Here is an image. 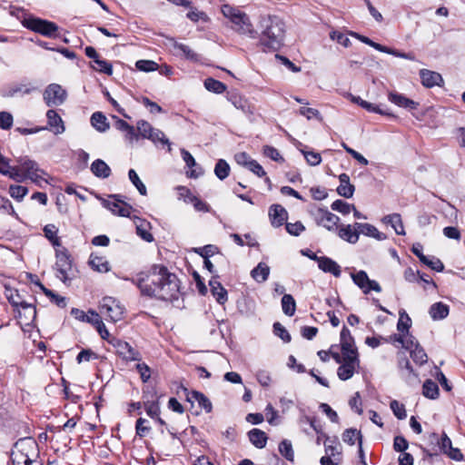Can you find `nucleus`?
<instances>
[{
	"label": "nucleus",
	"instance_id": "obj_1",
	"mask_svg": "<svg viewBox=\"0 0 465 465\" xmlns=\"http://www.w3.org/2000/svg\"><path fill=\"white\" fill-rule=\"evenodd\" d=\"M222 13L232 24V28L239 34L245 35L250 38H256L259 35V45L263 51H277L283 45L285 24L279 16H261L258 34L253 28L249 16L241 10L229 5H223Z\"/></svg>",
	"mask_w": 465,
	"mask_h": 465
},
{
	"label": "nucleus",
	"instance_id": "obj_2",
	"mask_svg": "<svg viewBox=\"0 0 465 465\" xmlns=\"http://www.w3.org/2000/svg\"><path fill=\"white\" fill-rule=\"evenodd\" d=\"M135 284L141 294L149 298L173 302L180 295V281L176 274L160 264H153L146 272H139L135 278H124Z\"/></svg>",
	"mask_w": 465,
	"mask_h": 465
},
{
	"label": "nucleus",
	"instance_id": "obj_3",
	"mask_svg": "<svg viewBox=\"0 0 465 465\" xmlns=\"http://www.w3.org/2000/svg\"><path fill=\"white\" fill-rule=\"evenodd\" d=\"M17 165L15 166L13 175H10V179L16 183H23L25 180H30L37 185H41L44 179V175L46 173L39 167V164L29 158L28 156H21L16 159Z\"/></svg>",
	"mask_w": 465,
	"mask_h": 465
},
{
	"label": "nucleus",
	"instance_id": "obj_4",
	"mask_svg": "<svg viewBox=\"0 0 465 465\" xmlns=\"http://www.w3.org/2000/svg\"><path fill=\"white\" fill-rule=\"evenodd\" d=\"M55 258L54 269L56 271V277L64 283L69 284L75 277L71 254L66 248L63 247L62 249L55 250Z\"/></svg>",
	"mask_w": 465,
	"mask_h": 465
},
{
	"label": "nucleus",
	"instance_id": "obj_5",
	"mask_svg": "<svg viewBox=\"0 0 465 465\" xmlns=\"http://www.w3.org/2000/svg\"><path fill=\"white\" fill-rule=\"evenodd\" d=\"M12 451H17L25 457V460H23V465H40V463L35 460L38 456V445L32 438H23L18 440L14 444Z\"/></svg>",
	"mask_w": 465,
	"mask_h": 465
},
{
	"label": "nucleus",
	"instance_id": "obj_6",
	"mask_svg": "<svg viewBox=\"0 0 465 465\" xmlns=\"http://www.w3.org/2000/svg\"><path fill=\"white\" fill-rule=\"evenodd\" d=\"M136 128L139 132V134L143 139H148L153 142L154 144L160 143L163 145H168L169 152L171 151V143L168 138H166L164 133L159 129H156L151 125L145 120H140L137 122Z\"/></svg>",
	"mask_w": 465,
	"mask_h": 465
},
{
	"label": "nucleus",
	"instance_id": "obj_7",
	"mask_svg": "<svg viewBox=\"0 0 465 465\" xmlns=\"http://www.w3.org/2000/svg\"><path fill=\"white\" fill-rule=\"evenodd\" d=\"M100 312L102 314H104L107 319L116 322L123 319L124 307L116 299L104 297L100 304Z\"/></svg>",
	"mask_w": 465,
	"mask_h": 465
},
{
	"label": "nucleus",
	"instance_id": "obj_8",
	"mask_svg": "<svg viewBox=\"0 0 465 465\" xmlns=\"http://www.w3.org/2000/svg\"><path fill=\"white\" fill-rule=\"evenodd\" d=\"M24 25L26 28L47 37H54L58 30V26L54 22L36 17L25 20Z\"/></svg>",
	"mask_w": 465,
	"mask_h": 465
},
{
	"label": "nucleus",
	"instance_id": "obj_9",
	"mask_svg": "<svg viewBox=\"0 0 465 465\" xmlns=\"http://www.w3.org/2000/svg\"><path fill=\"white\" fill-rule=\"evenodd\" d=\"M337 370V375L340 380L347 381L351 379L357 367L360 365L359 354L358 353H347L343 354V361Z\"/></svg>",
	"mask_w": 465,
	"mask_h": 465
},
{
	"label": "nucleus",
	"instance_id": "obj_10",
	"mask_svg": "<svg viewBox=\"0 0 465 465\" xmlns=\"http://www.w3.org/2000/svg\"><path fill=\"white\" fill-rule=\"evenodd\" d=\"M109 343L114 348L118 356L125 361H141L142 357L138 351L133 348L127 341L112 337Z\"/></svg>",
	"mask_w": 465,
	"mask_h": 465
},
{
	"label": "nucleus",
	"instance_id": "obj_11",
	"mask_svg": "<svg viewBox=\"0 0 465 465\" xmlns=\"http://www.w3.org/2000/svg\"><path fill=\"white\" fill-rule=\"evenodd\" d=\"M66 91L57 84H49L44 93V100L47 106H57L65 101Z\"/></svg>",
	"mask_w": 465,
	"mask_h": 465
},
{
	"label": "nucleus",
	"instance_id": "obj_12",
	"mask_svg": "<svg viewBox=\"0 0 465 465\" xmlns=\"http://www.w3.org/2000/svg\"><path fill=\"white\" fill-rule=\"evenodd\" d=\"M118 195H111L114 200H103V205L110 210L114 214L123 217H129L132 206L119 200Z\"/></svg>",
	"mask_w": 465,
	"mask_h": 465
},
{
	"label": "nucleus",
	"instance_id": "obj_13",
	"mask_svg": "<svg viewBox=\"0 0 465 465\" xmlns=\"http://www.w3.org/2000/svg\"><path fill=\"white\" fill-rule=\"evenodd\" d=\"M316 221L319 225H322L328 231H334L338 229L340 218L327 209L320 208L316 213Z\"/></svg>",
	"mask_w": 465,
	"mask_h": 465
},
{
	"label": "nucleus",
	"instance_id": "obj_14",
	"mask_svg": "<svg viewBox=\"0 0 465 465\" xmlns=\"http://www.w3.org/2000/svg\"><path fill=\"white\" fill-rule=\"evenodd\" d=\"M269 217L273 227H280L286 223L288 213L281 204H272L269 208Z\"/></svg>",
	"mask_w": 465,
	"mask_h": 465
},
{
	"label": "nucleus",
	"instance_id": "obj_15",
	"mask_svg": "<svg viewBox=\"0 0 465 465\" xmlns=\"http://www.w3.org/2000/svg\"><path fill=\"white\" fill-rule=\"evenodd\" d=\"M420 77L423 86L432 88L440 86L443 84V78L440 74L428 69L420 70Z\"/></svg>",
	"mask_w": 465,
	"mask_h": 465
},
{
	"label": "nucleus",
	"instance_id": "obj_16",
	"mask_svg": "<svg viewBox=\"0 0 465 465\" xmlns=\"http://www.w3.org/2000/svg\"><path fill=\"white\" fill-rule=\"evenodd\" d=\"M47 124L48 126L45 127V130L48 129L54 134H61L64 132V124L61 116L56 113V111L50 109L46 113Z\"/></svg>",
	"mask_w": 465,
	"mask_h": 465
},
{
	"label": "nucleus",
	"instance_id": "obj_17",
	"mask_svg": "<svg viewBox=\"0 0 465 465\" xmlns=\"http://www.w3.org/2000/svg\"><path fill=\"white\" fill-rule=\"evenodd\" d=\"M183 390L186 391V399L188 401L192 403L196 401L199 407L203 409L207 413L212 411V402L203 393L198 391H188L186 388H183Z\"/></svg>",
	"mask_w": 465,
	"mask_h": 465
},
{
	"label": "nucleus",
	"instance_id": "obj_18",
	"mask_svg": "<svg viewBox=\"0 0 465 465\" xmlns=\"http://www.w3.org/2000/svg\"><path fill=\"white\" fill-rule=\"evenodd\" d=\"M318 267L323 272L331 273L336 278L341 276V266L330 257L321 256L318 262Z\"/></svg>",
	"mask_w": 465,
	"mask_h": 465
},
{
	"label": "nucleus",
	"instance_id": "obj_19",
	"mask_svg": "<svg viewBox=\"0 0 465 465\" xmlns=\"http://www.w3.org/2000/svg\"><path fill=\"white\" fill-rule=\"evenodd\" d=\"M341 349L342 354L345 352L358 353L357 348L354 346V339L346 326H343L341 331Z\"/></svg>",
	"mask_w": 465,
	"mask_h": 465
},
{
	"label": "nucleus",
	"instance_id": "obj_20",
	"mask_svg": "<svg viewBox=\"0 0 465 465\" xmlns=\"http://www.w3.org/2000/svg\"><path fill=\"white\" fill-rule=\"evenodd\" d=\"M212 294L215 297L216 302L219 304H224L228 300V294L225 288L217 280V277H213L209 281Z\"/></svg>",
	"mask_w": 465,
	"mask_h": 465
},
{
	"label": "nucleus",
	"instance_id": "obj_21",
	"mask_svg": "<svg viewBox=\"0 0 465 465\" xmlns=\"http://www.w3.org/2000/svg\"><path fill=\"white\" fill-rule=\"evenodd\" d=\"M388 99L391 103H392L400 107L407 108L410 110L417 109V107L419 105V104L417 102H415L399 93H394V92L389 93Z\"/></svg>",
	"mask_w": 465,
	"mask_h": 465
},
{
	"label": "nucleus",
	"instance_id": "obj_22",
	"mask_svg": "<svg viewBox=\"0 0 465 465\" xmlns=\"http://www.w3.org/2000/svg\"><path fill=\"white\" fill-rule=\"evenodd\" d=\"M340 185L337 193L344 198H351L353 196L355 187L350 183V176L343 173L339 175Z\"/></svg>",
	"mask_w": 465,
	"mask_h": 465
},
{
	"label": "nucleus",
	"instance_id": "obj_23",
	"mask_svg": "<svg viewBox=\"0 0 465 465\" xmlns=\"http://www.w3.org/2000/svg\"><path fill=\"white\" fill-rule=\"evenodd\" d=\"M91 172L98 178L105 179L111 175V168L101 159L94 160L91 164Z\"/></svg>",
	"mask_w": 465,
	"mask_h": 465
},
{
	"label": "nucleus",
	"instance_id": "obj_24",
	"mask_svg": "<svg viewBox=\"0 0 465 465\" xmlns=\"http://www.w3.org/2000/svg\"><path fill=\"white\" fill-rule=\"evenodd\" d=\"M71 314L76 319L84 322L91 323L94 326L95 320L97 321L101 318V316L94 311H88L87 313H85L84 311L73 308L71 310Z\"/></svg>",
	"mask_w": 465,
	"mask_h": 465
},
{
	"label": "nucleus",
	"instance_id": "obj_25",
	"mask_svg": "<svg viewBox=\"0 0 465 465\" xmlns=\"http://www.w3.org/2000/svg\"><path fill=\"white\" fill-rule=\"evenodd\" d=\"M270 274V267L265 262H259L251 272V276L259 283L267 281Z\"/></svg>",
	"mask_w": 465,
	"mask_h": 465
},
{
	"label": "nucleus",
	"instance_id": "obj_26",
	"mask_svg": "<svg viewBox=\"0 0 465 465\" xmlns=\"http://www.w3.org/2000/svg\"><path fill=\"white\" fill-rule=\"evenodd\" d=\"M429 313L434 321L443 320L449 314V306L441 302H435L430 306Z\"/></svg>",
	"mask_w": 465,
	"mask_h": 465
},
{
	"label": "nucleus",
	"instance_id": "obj_27",
	"mask_svg": "<svg viewBox=\"0 0 465 465\" xmlns=\"http://www.w3.org/2000/svg\"><path fill=\"white\" fill-rule=\"evenodd\" d=\"M249 440L258 449L265 447L267 442V435L259 429H252L248 432Z\"/></svg>",
	"mask_w": 465,
	"mask_h": 465
},
{
	"label": "nucleus",
	"instance_id": "obj_28",
	"mask_svg": "<svg viewBox=\"0 0 465 465\" xmlns=\"http://www.w3.org/2000/svg\"><path fill=\"white\" fill-rule=\"evenodd\" d=\"M338 235L341 239L350 243H356L359 240L358 233L352 229L351 224L338 227Z\"/></svg>",
	"mask_w": 465,
	"mask_h": 465
},
{
	"label": "nucleus",
	"instance_id": "obj_29",
	"mask_svg": "<svg viewBox=\"0 0 465 465\" xmlns=\"http://www.w3.org/2000/svg\"><path fill=\"white\" fill-rule=\"evenodd\" d=\"M91 124L98 132L104 133L109 129L107 118L101 112H95L91 116Z\"/></svg>",
	"mask_w": 465,
	"mask_h": 465
},
{
	"label": "nucleus",
	"instance_id": "obj_30",
	"mask_svg": "<svg viewBox=\"0 0 465 465\" xmlns=\"http://www.w3.org/2000/svg\"><path fill=\"white\" fill-rule=\"evenodd\" d=\"M89 264L94 271L99 272H107L110 271V264L104 257L91 254Z\"/></svg>",
	"mask_w": 465,
	"mask_h": 465
},
{
	"label": "nucleus",
	"instance_id": "obj_31",
	"mask_svg": "<svg viewBox=\"0 0 465 465\" xmlns=\"http://www.w3.org/2000/svg\"><path fill=\"white\" fill-rule=\"evenodd\" d=\"M422 394L428 399H437L439 397L438 384L430 379L426 380L422 386Z\"/></svg>",
	"mask_w": 465,
	"mask_h": 465
},
{
	"label": "nucleus",
	"instance_id": "obj_32",
	"mask_svg": "<svg viewBox=\"0 0 465 465\" xmlns=\"http://www.w3.org/2000/svg\"><path fill=\"white\" fill-rule=\"evenodd\" d=\"M358 440L359 445L362 444V435L360 430L356 429H347L342 433V440L352 446L355 444V441Z\"/></svg>",
	"mask_w": 465,
	"mask_h": 465
},
{
	"label": "nucleus",
	"instance_id": "obj_33",
	"mask_svg": "<svg viewBox=\"0 0 465 465\" xmlns=\"http://www.w3.org/2000/svg\"><path fill=\"white\" fill-rule=\"evenodd\" d=\"M399 367L402 371L405 370L408 372V375L406 376L407 382L412 383L417 380L418 374L415 373V371L407 357L402 356V357L399 358Z\"/></svg>",
	"mask_w": 465,
	"mask_h": 465
},
{
	"label": "nucleus",
	"instance_id": "obj_34",
	"mask_svg": "<svg viewBox=\"0 0 465 465\" xmlns=\"http://www.w3.org/2000/svg\"><path fill=\"white\" fill-rule=\"evenodd\" d=\"M282 308L284 314L292 316L296 311V302L291 294H283L282 298Z\"/></svg>",
	"mask_w": 465,
	"mask_h": 465
},
{
	"label": "nucleus",
	"instance_id": "obj_35",
	"mask_svg": "<svg viewBox=\"0 0 465 465\" xmlns=\"http://www.w3.org/2000/svg\"><path fill=\"white\" fill-rule=\"evenodd\" d=\"M325 441H324V447H325V453L328 457H335L336 455H341V451L338 450L339 442L338 439L334 437L333 439H331L330 437L324 435Z\"/></svg>",
	"mask_w": 465,
	"mask_h": 465
},
{
	"label": "nucleus",
	"instance_id": "obj_36",
	"mask_svg": "<svg viewBox=\"0 0 465 465\" xmlns=\"http://www.w3.org/2000/svg\"><path fill=\"white\" fill-rule=\"evenodd\" d=\"M204 87L214 94H223L226 90V85L223 83L212 77L204 80Z\"/></svg>",
	"mask_w": 465,
	"mask_h": 465
},
{
	"label": "nucleus",
	"instance_id": "obj_37",
	"mask_svg": "<svg viewBox=\"0 0 465 465\" xmlns=\"http://www.w3.org/2000/svg\"><path fill=\"white\" fill-rule=\"evenodd\" d=\"M173 46L174 49L180 51L186 59L191 61L199 60L198 54L193 50H192L188 45L173 40Z\"/></svg>",
	"mask_w": 465,
	"mask_h": 465
},
{
	"label": "nucleus",
	"instance_id": "obj_38",
	"mask_svg": "<svg viewBox=\"0 0 465 465\" xmlns=\"http://www.w3.org/2000/svg\"><path fill=\"white\" fill-rule=\"evenodd\" d=\"M179 190L182 192H185L189 196L190 202L193 204L196 211L199 212H209V206L206 203L203 202L199 198L194 195H192L190 191L185 187H179ZM183 195V193H181Z\"/></svg>",
	"mask_w": 465,
	"mask_h": 465
},
{
	"label": "nucleus",
	"instance_id": "obj_39",
	"mask_svg": "<svg viewBox=\"0 0 465 465\" xmlns=\"http://www.w3.org/2000/svg\"><path fill=\"white\" fill-rule=\"evenodd\" d=\"M214 173L218 179L224 180L229 176L230 165L223 159L218 160L214 167Z\"/></svg>",
	"mask_w": 465,
	"mask_h": 465
},
{
	"label": "nucleus",
	"instance_id": "obj_40",
	"mask_svg": "<svg viewBox=\"0 0 465 465\" xmlns=\"http://www.w3.org/2000/svg\"><path fill=\"white\" fill-rule=\"evenodd\" d=\"M362 234L365 236L372 237L378 241H383L387 239L385 233L381 232L374 225L370 223H365V226H363Z\"/></svg>",
	"mask_w": 465,
	"mask_h": 465
},
{
	"label": "nucleus",
	"instance_id": "obj_41",
	"mask_svg": "<svg viewBox=\"0 0 465 465\" xmlns=\"http://www.w3.org/2000/svg\"><path fill=\"white\" fill-rule=\"evenodd\" d=\"M351 276L353 282L362 291L367 288L370 278L368 277V274L365 271H359L356 273H351Z\"/></svg>",
	"mask_w": 465,
	"mask_h": 465
},
{
	"label": "nucleus",
	"instance_id": "obj_42",
	"mask_svg": "<svg viewBox=\"0 0 465 465\" xmlns=\"http://www.w3.org/2000/svg\"><path fill=\"white\" fill-rule=\"evenodd\" d=\"M193 252L199 254L203 259H209L213 256L215 253L219 252V248L213 244H207L203 247L194 248Z\"/></svg>",
	"mask_w": 465,
	"mask_h": 465
},
{
	"label": "nucleus",
	"instance_id": "obj_43",
	"mask_svg": "<svg viewBox=\"0 0 465 465\" xmlns=\"http://www.w3.org/2000/svg\"><path fill=\"white\" fill-rule=\"evenodd\" d=\"M411 326V320L405 311L400 312V319L397 323V330L401 333H409Z\"/></svg>",
	"mask_w": 465,
	"mask_h": 465
},
{
	"label": "nucleus",
	"instance_id": "obj_44",
	"mask_svg": "<svg viewBox=\"0 0 465 465\" xmlns=\"http://www.w3.org/2000/svg\"><path fill=\"white\" fill-rule=\"evenodd\" d=\"M94 64H95V65H92V67L94 70L105 74L107 75H111L113 74L112 64L107 62L106 60L101 59L100 56L94 61Z\"/></svg>",
	"mask_w": 465,
	"mask_h": 465
},
{
	"label": "nucleus",
	"instance_id": "obj_45",
	"mask_svg": "<svg viewBox=\"0 0 465 465\" xmlns=\"http://www.w3.org/2000/svg\"><path fill=\"white\" fill-rule=\"evenodd\" d=\"M410 353L412 360L420 365L426 363L428 361V356L425 351L420 345L416 346V348L414 349H411V351H410Z\"/></svg>",
	"mask_w": 465,
	"mask_h": 465
},
{
	"label": "nucleus",
	"instance_id": "obj_46",
	"mask_svg": "<svg viewBox=\"0 0 465 465\" xmlns=\"http://www.w3.org/2000/svg\"><path fill=\"white\" fill-rule=\"evenodd\" d=\"M128 176L132 183L136 187L138 192L142 195L147 194V190L145 185L143 183V182L140 180L137 173L134 169H130L128 172Z\"/></svg>",
	"mask_w": 465,
	"mask_h": 465
},
{
	"label": "nucleus",
	"instance_id": "obj_47",
	"mask_svg": "<svg viewBox=\"0 0 465 465\" xmlns=\"http://www.w3.org/2000/svg\"><path fill=\"white\" fill-rule=\"evenodd\" d=\"M279 451L286 460H291V461L293 460L294 454H293L292 445L290 440H283L279 444Z\"/></svg>",
	"mask_w": 465,
	"mask_h": 465
},
{
	"label": "nucleus",
	"instance_id": "obj_48",
	"mask_svg": "<svg viewBox=\"0 0 465 465\" xmlns=\"http://www.w3.org/2000/svg\"><path fill=\"white\" fill-rule=\"evenodd\" d=\"M28 189L22 185H10L9 194L15 200L21 202L24 197L27 194Z\"/></svg>",
	"mask_w": 465,
	"mask_h": 465
},
{
	"label": "nucleus",
	"instance_id": "obj_49",
	"mask_svg": "<svg viewBox=\"0 0 465 465\" xmlns=\"http://www.w3.org/2000/svg\"><path fill=\"white\" fill-rule=\"evenodd\" d=\"M331 207L333 211H337L344 215L349 214L351 212V209H354L353 204H350L342 200L334 201Z\"/></svg>",
	"mask_w": 465,
	"mask_h": 465
},
{
	"label": "nucleus",
	"instance_id": "obj_50",
	"mask_svg": "<svg viewBox=\"0 0 465 465\" xmlns=\"http://www.w3.org/2000/svg\"><path fill=\"white\" fill-rule=\"evenodd\" d=\"M273 333L275 336L279 337L282 340L283 342H290L292 340L291 334L289 331L282 325L280 322L273 323Z\"/></svg>",
	"mask_w": 465,
	"mask_h": 465
},
{
	"label": "nucleus",
	"instance_id": "obj_51",
	"mask_svg": "<svg viewBox=\"0 0 465 465\" xmlns=\"http://www.w3.org/2000/svg\"><path fill=\"white\" fill-rule=\"evenodd\" d=\"M19 317L24 319L25 325L32 324L36 318L35 307H27V310L19 311Z\"/></svg>",
	"mask_w": 465,
	"mask_h": 465
},
{
	"label": "nucleus",
	"instance_id": "obj_52",
	"mask_svg": "<svg viewBox=\"0 0 465 465\" xmlns=\"http://www.w3.org/2000/svg\"><path fill=\"white\" fill-rule=\"evenodd\" d=\"M390 407H391L393 414L399 420H404L407 417L404 405L400 403L398 401H396V400L391 401L390 403Z\"/></svg>",
	"mask_w": 465,
	"mask_h": 465
},
{
	"label": "nucleus",
	"instance_id": "obj_53",
	"mask_svg": "<svg viewBox=\"0 0 465 465\" xmlns=\"http://www.w3.org/2000/svg\"><path fill=\"white\" fill-rule=\"evenodd\" d=\"M145 411L148 416L154 419L160 414V406L157 401H147L143 402Z\"/></svg>",
	"mask_w": 465,
	"mask_h": 465
},
{
	"label": "nucleus",
	"instance_id": "obj_54",
	"mask_svg": "<svg viewBox=\"0 0 465 465\" xmlns=\"http://www.w3.org/2000/svg\"><path fill=\"white\" fill-rule=\"evenodd\" d=\"M135 66L138 70L143 72H153L158 69V64L152 60H139L136 62Z\"/></svg>",
	"mask_w": 465,
	"mask_h": 465
},
{
	"label": "nucleus",
	"instance_id": "obj_55",
	"mask_svg": "<svg viewBox=\"0 0 465 465\" xmlns=\"http://www.w3.org/2000/svg\"><path fill=\"white\" fill-rule=\"evenodd\" d=\"M147 422H148V420L143 418H139L136 420L135 432L138 437L143 438L151 431V427L145 425V423H147Z\"/></svg>",
	"mask_w": 465,
	"mask_h": 465
},
{
	"label": "nucleus",
	"instance_id": "obj_56",
	"mask_svg": "<svg viewBox=\"0 0 465 465\" xmlns=\"http://www.w3.org/2000/svg\"><path fill=\"white\" fill-rule=\"evenodd\" d=\"M302 153L304 155L307 163L312 166L319 165L322 162V156L320 153L315 152H309L305 150H301Z\"/></svg>",
	"mask_w": 465,
	"mask_h": 465
},
{
	"label": "nucleus",
	"instance_id": "obj_57",
	"mask_svg": "<svg viewBox=\"0 0 465 465\" xmlns=\"http://www.w3.org/2000/svg\"><path fill=\"white\" fill-rule=\"evenodd\" d=\"M426 266L430 267L431 270H434L435 272H440L444 270V265L442 262L436 258V257H428L426 256V261L421 262Z\"/></svg>",
	"mask_w": 465,
	"mask_h": 465
},
{
	"label": "nucleus",
	"instance_id": "obj_58",
	"mask_svg": "<svg viewBox=\"0 0 465 465\" xmlns=\"http://www.w3.org/2000/svg\"><path fill=\"white\" fill-rule=\"evenodd\" d=\"M15 166L9 164V160L0 154V173L10 178L13 175Z\"/></svg>",
	"mask_w": 465,
	"mask_h": 465
},
{
	"label": "nucleus",
	"instance_id": "obj_59",
	"mask_svg": "<svg viewBox=\"0 0 465 465\" xmlns=\"http://www.w3.org/2000/svg\"><path fill=\"white\" fill-rule=\"evenodd\" d=\"M13 115L5 111L0 112V128L9 130L13 125Z\"/></svg>",
	"mask_w": 465,
	"mask_h": 465
},
{
	"label": "nucleus",
	"instance_id": "obj_60",
	"mask_svg": "<svg viewBox=\"0 0 465 465\" xmlns=\"http://www.w3.org/2000/svg\"><path fill=\"white\" fill-rule=\"evenodd\" d=\"M262 152L266 157H269L275 162H283V158L280 154L279 151L272 146H263Z\"/></svg>",
	"mask_w": 465,
	"mask_h": 465
},
{
	"label": "nucleus",
	"instance_id": "obj_61",
	"mask_svg": "<svg viewBox=\"0 0 465 465\" xmlns=\"http://www.w3.org/2000/svg\"><path fill=\"white\" fill-rule=\"evenodd\" d=\"M286 231L294 236H299L304 230L305 227L301 222L296 223H285Z\"/></svg>",
	"mask_w": 465,
	"mask_h": 465
},
{
	"label": "nucleus",
	"instance_id": "obj_62",
	"mask_svg": "<svg viewBox=\"0 0 465 465\" xmlns=\"http://www.w3.org/2000/svg\"><path fill=\"white\" fill-rule=\"evenodd\" d=\"M92 359H98L97 354L91 349H84L78 353L76 361L80 364L83 361H90Z\"/></svg>",
	"mask_w": 465,
	"mask_h": 465
},
{
	"label": "nucleus",
	"instance_id": "obj_63",
	"mask_svg": "<svg viewBox=\"0 0 465 465\" xmlns=\"http://www.w3.org/2000/svg\"><path fill=\"white\" fill-rule=\"evenodd\" d=\"M94 327L98 333L100 334L101 338L103 340H106L109 342V340L113 337L109 333L108 330L106 329L104 323L103 322L102 319L100 318L98 321L95 320Z\"/></svg>",
	"mask_w": 465,
	"mask_h": 465
},
{
	"label": "nucleus",
	"instance_id": "obj_64",
	"mask_svg": "<svg viewBox=\"0 0 465 465\" xmlns=\"http://www.w3.org/2000/svg\"><path fill=\"white\" fill-rule=\"evenodd\" d=\"M409 443L403 436H396L393 441V449L397 452H405L408 449Z\"/></svg>",
	"mask_w": 465,
	"mask_h": 465
}]
</instances>
